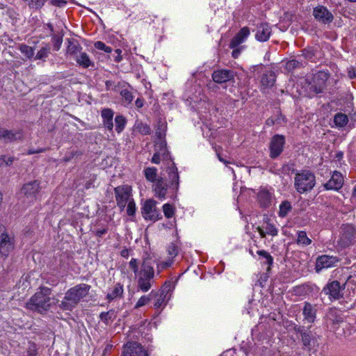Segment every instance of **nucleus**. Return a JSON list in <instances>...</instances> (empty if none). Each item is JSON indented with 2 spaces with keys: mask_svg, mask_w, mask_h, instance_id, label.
Returning a JSON list of instances; mask_svg holds the SVG:
<instances>
[{
  "mask_svg": "<svg viewBox=\"0 0 356 356\" xmlns=\"http://www.w3.org/2000/svg\"><path fill=\"white\" fill-rule=\"evenodd\" d=\"M58 302L51 296V289L48 287H41L26 303V307L39 314H46L51 307Z\"/></svg>",
  "mask_w": 356,
  "mask_h": 356,
  "instance_id": "obj_1",
  "label": "nucleus"
},
{
  "mask_svg": "<svg viewBox=\"0 0 356 356\" xmlns=\"http://www.w3.org/2000/svg\"><path fill=\"white\" fill-rule=\"evenodd\" d=\"M91 286L86 284H77L70 289L65 294L59 308L64 311H72L79 302L86 297Z\"/></svg>",
  "mask_w": 356,
  "mask_h": 356,
  "instance_id": "obj_2",
  "label": "nucleus"
},
{
  "mask_svg": "<svg viewBox=\"0 0 356 356\" xmlns=\"http://www.w3.org/2000/svg\"><path fill=\"white\" fill-rule=\"evenodd\" d=\"M138 287L142 291L146 292L151 288V281L154 277V270L146 261H144L141 269L138 274Z\"/></svg>",
  "mask_w": 356,
  "mask_h": 356,
  "instance_id": "obj_3",
  "label": "nucleus"
},
{
  "mask_svg": "<svg viewBox=\"0 0 356 356\" xmlns=\"http://www.w3.org/2000/svg\"><path fill=\"white\" fill-rule=\"evenodd\" d=\"M315 184V176L309 171H303L296 175L295 186L298 192L300 193L312 190Z\"/></svg>",
  "mask_w": 356,
  "mask_h": 356,
  "instance_id": "obj_4",
  "label": "nucleus"
},
{
  "mask_svg": "<svg viewBox=\"0 0 356 356\" xmlns=\"http://www.w3.org/2000/svg\"><path fill=\"white\" fill-rule=\"evenodd\" d=\"M115 200L118 207L120 211H123L128 203L132 198L131 187L127 185L120 186L114 189Z\"/></svg>",
  "mask_w": 356,
  "mask_h": 356,
  "instance_id": "obj_5",
  "label": "nucleus"
},
{
  "mask_svg": "<svg viewBox=\"0 0 356 356\" xmlns=\"http://www.w3.org/2000/svg\"><path fill=\"white\" fill-rule=\"evenodd\" d=\"M122 356H148V354L140 343L129 341L124 346Z\"/></svg>",
  "mask_w": 356,
  "mask_h": 356,
  "instance_id": "obj_6",
  "label": "nucleus"
},
{
  "mask_svg": "<svg viewBox=\"0 0 356 356\" xmlns=\"http://www.w3.org/2000/svg\"><path fill=\"white\" fill-rule=\"evenodd\" d=\"M39 191L40 184L38 181H33L23 186L21 189V194L23 195L24 199L31 202L35 199V196Z\"/></svg>",
  "mask_w": 356,
  "mask_h": 356,
  "instance_id": "obj_7",
  "label": "nucleus"
},
{
  "mask_svg": "<svg viewBox=\"0 0 356 356\" xmlns=\"http://www.w3.org/2000/svg\"><path fill=\"white\" fill-rule=\"evenodd\" d=\"M142 214L145 219L156 220L158 219V211L156 208V202L149 199L145 202L142 209Z\"/></svg>",
  "mask_w": 356,
  "mask_h": 356,
  "instance_id": "obj_8",
  "label": "nucleus"
},
{
  "mask_svg": "<svg viewBox=\"0 0 356 356\" xmlns=\"http://www.w3.org/2000/svg\"><path fill=\"white\" fill-rule=\"evenodd\" d=\"M322 293L328 295L330 300L339 299L342 296L340 283L337 280L327 283L323 288Z\"/></svg>",
  "mask_w": 356,
  "mask_h": 356,
  "instance_id": "obj_9",
  "label": "nucleus"
},
{
  "mask_svg": "<svg viewBox=\"0 0 356 356\" xmlns=\"http://www.w3.org/2000/svg\"><path fill=\"white\" fill-rule=\"evenodd\" d=\"M14 249V238L7 233H3L1 235L0 241V254L1 256L7 257L10 252Z\"/></svg>",
  "mask_w": 356,
  "mask_h": 356,
  "instance_id": "obj_10",
  "label": "nucleus"
},
{
  "mask_svg": "<svg viewBox=\"0 0 356 356\" xmlns=\"http://www.w3.org/2000/svg\"><path fill=\"white\" fill-rule=\"evenodd\" d=\"M313 15L316 20L323 24L332 22L334 18L332 14L324 6L315 8Z\"/></svg>",
  "mask_w": 356,
  "mask_h": 356,
  "instance_id": "obj_11",
  "label": "nucleus"
},
{
  "mask_svg": "<svg viewBox=\"0 0 356 356\" xmlns=\"http://www.w3.org/2000/svg\"><path fill=\"white\" fill-rule=\"evenodd\" d=\"M284 144V137L283 136L276 135L273 136L270 145V156L272 158H276L281 154Z\"/></svg>",
  "mask_w": 356,
  "mask_h": 356,
  "instance_id": "obj_12",
  "label": "nucleus"
},
{
  "mask_svg": "<svg viewBox=\"0 0 356 356\" xmlns=\"http://www.w3.org/2000/svg\"><path fill=\"white\" fill-rule=\"evenodd\" d=\"M234 78V72L229 70H217L212 74V79L213 81L218 83H226Z\"/></svg>",
  "mask_w": 356,
  "mask_h": 356,
  "instance_id": "obj_13",
  "label": "nucleus"
},
{
  "mask_svg": "<svg viewBox=\"0 0 356 356\" xmlns=\"http://www.w3.org/2000/svg\"><path fill=\"white\" fill-rule=\"evenodd\" d=\"M337 262L334 257L328 255H322L317 258L315 270L316 272L321 271L323 268H327L333 266Z\"/></svg>",
  "mask_w": 356,
  "mask_h": 356,
  "instance_id": "obj_14",
  "label": "nucleus"
},
{
  "mask_svg": "<svg viewBox=\"0 0 356 356\" xmlns=\"http://www.w3.org/2000/svg\"><path fill=\"white\" fill-rule=\"evenodd\" d=\"M327 323L331 325V329L333 331H337L339 323H343L342 317L340 316L339 312L335 308H331L328 310L326 314Z\"/></svg>",
  "mask_w": 356,
  "mask_h": 356,
  "instance_id": "obj_15",
  "label": "nucleus"
},
{
  "mask_svg": "<svg viewBox=\"0 0 356 356\" xmlns=\"http://www.w3.org/2000/svg\"><path fill=\"white\" fill-rule=\"evenodd\" d=\"M355 230L353 225H345L341 229V242L344 246L349 245L355 238Z\"/></svg>",
  "mask_w": 356,
  "mask_h": 356,
  "instance_id": "obj_16",
  "label": "nucleus"
},
{
  "mask_svg": "<svg viewBox=\"0 0 356 356\" xmlns=\"http://www.w3.org/2000/svg\"><path fill=\"white\" fill-rule=\"evenodd\" d=\"M154 195L159 199H165L168 192V184L163 178H159L154 183Z\"/></svg>",
  "mask_w": 356,
  "mask_h": 356,
  "instance_id": "obj_17",
  "label": "nucleus"
},
{
  "mask_svg": "<svg viewBox=\"0 0 356 356\" xmlns=\"http://www.w3.org/2000/svg\"><path fill=\"white\" fill-rule=\"evenodd\" d=\"M343 183L342 175L339 172H334L331 179L325 184L327 190H338L341 188Z\"/></svg>",
  "mask_w": 356,
  "mask_h": 356,
  "instance_id": "obj_18",
  "label": "nucleus"
},
{
  "mask_svg": "<svg viewBox=\"0 0 356 356\" xmlns=\"http://www.w3.org/2000/svg\"><path fill=\"white\" fill-rule=\"evenodd\" d=\"M271 34V29L266 24H261L257 27L256 38L261 42H265L268 40Z\"/></svg>",
  "mask_w": 356,
  "mask_h": 356,
  "instance_id": "obj_19",
  "label": "nucleus"
},
{
  "mask_svg": "<svg viewBox=\"0 0 356 356\" xmlns=\"http://www.w3.org/2000/svg\"><path fill=\"white\" fill-rule=\"evenodd\" d=\"M250 35V30L248 27L242 28L237 35L231 40L229 47L235 48L244 42L247 37Z\"/></svg>",
  "mask_w": 356,
  "mask_h": 356,
  "instance_id": "obj_20",
  "label": "nucleus"
},
{
  "mask_svg": "<svg viewBox=\"0 0 356 356\" xmlns=\"http://www.w3.org/2000/svg\"><path fill=\"white\" fill-rule=\"evenodd\" d=\"M167 152L166 143L165 141H161L159 144H155V153L152 158V162L154 163H159L161 161V156L165 155Z\"/></svg>",
  "mask_w": 356,
  "mask_h": 356,
  "instance_id": "obj_21",
  "label": "nucleus"
},
{
  "mask_svg": "<svg viewBox=\"0 0 356 356\" xmlns=\"http://www.w3.org/2000/svg\"><path fill=\"white\" fill-rule=\"evenodd\" d=\"M22 138L20 132L13 133L11 131L0 129V139L5 142H11Z\"/></svg>",
  "mask_w": 356,
  "mask_h": 356,
  "instance_id": "obj_22",
  "label": "nucleus"
},
{
  "mask_svg": "<svg viewBox=\"0 0 356 356\" xmlns=\"http://www.w3.org/2000/svg\"><path fill=\"white\" fill-rule=\"evenodd\" d=\"M314 79V80L320 79L321 81L318 82V86L317 85L312 86V88L313 91L316 94L322 92V91L324 88V86H325V82L327 79V74L323 72H318L316 74H315Z\"/></svg>",
  "mask_w": 356,
  "mask_h": 356,
  "instance_id": "obj_23",
  "label": "nucleus"
},
{
  "mask_svg": "<svg viewBox=\"0 0 356 356\" xmlns=\"http://www.w3.org/2000/svg\"><path fill=\"white\" fill-rule=\"evenodd\" d=\"M275 82V74L273 72H269L266 74H263L261 83L264 88L272 87Z\"/></svg>",
  "mask_w": 356,
  "mask_h": 356,
  "instance_id": "obj_24",
  "label": "nucleus"
},
{
  "mask_svg": "<svg viewBox=\"0 0 356 356\" xmlns=\"http://www.w3.org/2000/svg\"><path fill=\"white\" fill-rule=\"evenodd\" d=\"M303 315L305 316V319L307 320L309 323H312L314 321L316 313L311 304L305 302L303 309Z\"/></svg>",
  "mask_w": 356,
  "mask_h": 356,
  "instance_id": "obj_25",
  "label": "nucleus"
},
{
  "mask_svg": "<svg viewBox=\"0 0 356 356\" xmlns=\"http://www.w3.org/2000/svg\"><path fill=\"white\" fill-rule=\"evenodd\" d=\"M258 199L261 205L266 207L270 203L271 195L268 191L262 190L258 194Z\"/></svg>",
  "mask_w": 356,
  "mask_h": 356,
  "instance_id": "obj_26",
  "label": "nucleus"
},
{
  "mask_svg": "<svg viewBox=\"0 0 356 356\" xmlns=\"http://www.w3.org/2000/svg\"><path fill=\"white\" fill-rule=\"evenodd\" d=\"M123 286L120 284H117L113 291L108 293L107 299L109 300H113L118 297H121L123 294Z\"/></svg>",
  "mask_w": 356,
  "mask_h": 356,
  "instance_id": "obj_27",
  "label": "nucleus"
},
{
  "mask_svg": "<svg viewBox=\"0 0 356 356\" xmlns=\"http://www.w3.org/2000/svg\"><path fill=\"white\" fill-rule=\"evenodd\" d=\"M169 175L170 178V188L175 191H177L179 188V175L177 169L172 170Z\"/></svg>",
  "mask_w": 356,
  "mask_h": 356,
  "instance_id": "obj_28",
  "label": "nucleus"
},
{
  "mask_svg": "<svg viewBox=\"0 0 356 356\" xmlns=\"http://www.w3.org/2000/svg\"><path fill=\"white\" fill-rule=\"evenodd\" d=\"M67 42H68V46L67 48V54H74L77 53L79 51V49H81L80 45L79 44L78 42L76 40L68 39Z\"/></svg>",
  "mask_w": 356,
  "mask_h": 356,
  "instance_id": "obj_29",
  "label": "nucleus"
},
{
  "mask_svg": "<svg viewBox=\"0 0 356 356\" xmlns=\"http://www.w3.org/2000/svg\"><path fill=\"white\" fill-rule=\"evenodd\" d=\"M20 52L24 54L27 58L31 59L33 57L35 50L33 47H29L25 44H21L19 47Z\"/></svg>",
  "mask_w": 356,
  "mask_h": 356,
  "instance_id": "obj_30",
  "label": "nucleus"
},
{
  "mask_svg": "<svg viewBox=\"0 0 356 356\" xmlns=\"http://www.w3.org/2000/svg\"><path fill=\"white\" fill-rule=\"evenodd\" d=\"M145 178L151 181V182H156L157 180L156 176H157V170L156 168H147L145 170Z\"/></svg>",
  "mask_w": 356,
  "mask_h": 356,
  "instance_id": "obj_31",
  "label": "nucleus"
},
{
  "mask_svg": "<svg viewBox=\"0 0 356 356\" xmlns=\"http://www.w3.org/2000/svg\"><path fill=\"white\" fill-rule=\"evenodd\" d=\"M168 300L169 298L168 297V293L162 291L154 303V307L156 309L161 308L166 305Z\"/></svg>",
  "mask_w": 356,
  "mask_h": 356,
  "instance_id": "obj_32",
  "label": "nucleus"
},
{
  "mask_svg": "<svg viewBox=\"0 0 356 356\" xmlns=\"http://www.w3.org/2000/svg\"><path fill=\"white\" fill-rule=\"evenodd\" d=\"M51 48L49 45L42 47L36 54L35 59L44 60L50 54Z\"/></svg>",
  "mask_w": 356,
  "mask_h": 356,
  "instance_id": "obj_33",
  "label": "nucleus"
},
{
  "mask_svg": "<svg viewBox=\"0 0 356 356\" xmlns=\"http://www.w3.org/2000/svg\"><path fill=\"white\" fill-rule=\"evenodd\" d=\"M297 243L298 244H302L304 245H308L312 243L311 239H309L305 232L300 231L298 233V239Z\"/></svg>",
  "mask_w": 356,
  "mask_h": 356,
  "instance_id": "obj_34",
  "label": "nucleus"
},
{
  "mask_svg": "<svg viewBox=\"0 0 356 356\" xmlns=\"http://www.w3.org/2000/svg\"><path fill=\"white\" fill-rule=\"evenodd\" d=\"M99 317L104 323L108 325L111 321H113V318L115 317V315L114 311L111 310L108 312L101 313Z\"/></svg>",
  "mask_w": 356,
  "mask_h": 356,
  "instance_id": "obj_35",
  "label": "nucleus"
},
{
  "mask_svg": "<svg viewBox=\"0 0 356 356\" xmlns=\"http://www.w3.org/2000/svg\"><path fill=\"white\" fill-rule=\"evenodd\" d=\"M120 95L122 101L127 104H130L133 100L132 93L127 88L120 90Z\"/></svg>",
  "mask_w": 356,
  "mask_h": 356,
  "instance_id": "obj_36",
  "label": "nucleus"
},
{
  "mask_svg": "<svg viewBox=\"0 0 356 356\" xmlns=\"http://www.w3.org/2000/svg\"><path fill=\"white\" fill-rule=\"evenodd\" d=\"M76 61L84 67H88L91 65V60L86 53H82L76 59Z\"/></svg>",
  "mask_w": 356,
  "mask_h": 356,
  "instance_id": "obj_37",
  "label": "nucleus"
},
{
  "mask_svg": "<svg viewBox=\"0 0 356 356\" xmlns=\"http://www.w3.org/2000/svg\"><path fill=\"white\" fill-rule=\"evenodd\" d=\"M115 130L117 132L120 133L124 127L126 121L123 116L117 115L115 118Z\"/></svg>",
  "mask_w": 356,
  "mask_h": 356,
  "instance_id": "obj_38",
  "label": "nucleus"
},
{
  "mask_svg": "<svg viewBox=\"0 0 356 356\" xmlns=\"http://www.w3.org/2000/svg\"><path fill=\"white\" fill-rule=\"evenodd\" d=\"M257 254H259V256L262 257L263 259H265V263L266 264H268V270L270 269V266L272 265L273 264V257H271V255L266 251L265 250H258L257 252Z\"/></svg>",
  "mask_w": 356,
  "mask_h": 356,
  "instance_id": "obj_39",
  "label": "nucleus"
},
{
  "mask_svg": "<svg viewBox=\"0 0 356 356\" xmlns=\"http://www.w3.org/2000/svg\"><path fill=\"white\" fill-rule=\"evenodd\" d=\"M291 207L289 202L285 201L282 202L280 207L279 215L281 217L286 216L288 213L291 211Z\"/></svg>",
  "mask_w": 356,
  "mask_h": 356,
  "instance_id": "obj_40",
  "label": "nucleus"
},
{
  "mask_svg": "<svg viewBox=\"0 0 356 356\" xmlns=\"http://www.w3.org/2000/svg\"><path fill=\"white\" fill-rule=\"evenodd\" d=\"M336 125L343 127L348 122L347 116L342 113H337L334 116V119Z\"/></svg>",
  "mask_w": 356,
  "mask_h": 356,
  "instance_id": "obj_41",
  "label": "nucleus"
},
{
  "mask_svg": "<svg viewBox=\"0 0 356 356\" xmlns=\"http://www.w3.org/2000/svg\"><path fill=\"white\" fill-rule=\"evenodd\" d=\"M63 35L58 34V35H52V42L54 43V49L55 51H58L60 48V46L63 42Z\"/></svg>",
  "mask_w": 356,
  "mask_h": 356,
  "instance_id": "obj_42",
  "label": "nucleus"
},
{
  "mask_svg": "<svg viewBox=\"0 0 356 356\" xmlns=\"http://www.w3.org/2000/svg\"><path fill=\"white\" fill-rule=\"evenodd\" d=\"M168 254L170 259L175 258L179 253V249L177 244L171 243L167 249Z\"/></svg>",
  "mask_w": 356,
  "mask_h": 356,
  "instance_id": "obj_43",
  "label": "nucleus"
},
{
  "mask_svg": "<svg viewBox=\"0 0 356 356\" xmlns=\"http://www.w3.org/2000/svg\"><path fill=\"white\" fill-rule=\"evenodd\" d=\"M301 337L303 346L305 347L309 348L311 346V341L312 339L311 333L307 332H302Z\"/></svg>",
  "mask_w": 356,
  "mask_h": 356,
  "instance_id": "obj_44",
  "label": "nucleus"
},
{
  "mask_svg": "<svg viewBox=\"0 0 356 356\" xmlns=\"http://www.w3.org/2000/svg\"><path fill=\"white\" fill-rule=\"evenodd\" d=\"M301 63L296 60H291L286 63V69L288 71H292L296 68L300 67Z\"/></svg>",
  "mask_w": 356,
  "mask_h": 356,
  "instance_id": "obj_45",
  "label": "nucleus"
},
{
  "mask_svg": "<svg viewBox=\"0 0 356 356\" xmlns=\"http://www.w3.org/2000/svg\"><path fill=\"white\" fill-rule=\"evenodd\" d=\"M163 213L168 218L172 217L174 214V209L171 204H165L163 207Z\"/></svg>",
  "mask_w": 356,
  "mask_h": 356,
  "instance_id": "obj_46",
  "label": "nucleus"
},
{
  "mask_svg": "<svg viewBox=\"0 0 356 356\" xmlns=\"http://www.w3.org/2000/svg\"><path fill=\"white\" fill-rule=\"evenodd\" d=\"M266 234L271 235L272 236H275L278 234L277 229L272 224L267 223L266 227H265Z\"/></svg>",
  "mask_w": 356,
  "mask_h": 356,
  "instance_id": "obj_47",
  "label": "nucleus"
},
{
  "mask_svg": "<svg viewBox=\"0 0 356 356\" xmlns=\"http://www.w3.org/2000/svg\"><path fill=\"white\" fill-rule=\"evenodd\" d=\"M137 129L139 131V132L143 135H149L151 133L150 127L145 124H138L137 125Z\"/></svg>",
  "mask_w": 356,
  "mask_h": 356,
  "instance_id": "obj_48",
  "label": "nucleus"
},
{
  "mask_svg": "<svg viewBox=\"0 0 356 356\" xmlns=\"http://www.w3.org/2000/svg\"><path fill=\"white\" fill-rule=\"evenodd\" d=\"M127 204V213L129 216H134L136 212V204L134 199H131Z\"/></svg>",
  "mask_w": 356,
  "mask_h": 356,
  "instance_id": "obj_49",
  "label": "nucleus"
},
{
  "mask_svg": "<svg viewBox=\"0 0 356 356\" xmlns=\"http://www.w3.org/2000/svg\"><path fill=\"white\" fill-rule=\"evenodd\" d=\"M95 47L97 49L103 50L105 52L110 53L112 49L110 47L106 46L103 42L97 41L95 43Z\"/></svg>",
  "mask_w": 356,
  "mask_h": 356,
  "instance_id": "obj_50",
  "label": "nucleus"
},
{
  "mask_svg": "<svg viewBox=\"0 0 356 356\" xmlns=\"http://www.w3.org/2000/svg\"><path fill=\"white\" fill-rule=\"evenodd\" d=\"M151 300V298L149 296H143L139 298L137 303L136 304L135 307L139 308L140 307H143L145 305H147L149 301Z\"/></svg>",
  "mask_w": 356,
  "mask_h": 356,
  "instance_id": "obj_51",
  "label": "nucleus"
},
{
  "mask_svg": "<svg viewBox=\"0 0 356 356\" xmlns=\"http://www.w3.org/2000/svg\"><path fill=\"white\" fill-rule=\"evenodd\" d=\"M102 116L104 120H113V112L109 108L104 109L102 112Z\"/></svg>",
  "mask_w": 356,
  "mask_h": 356,
  "instance_id": "obj_52",
  "label": "nucleus"
},
{
  "mask_svg": "<svg viewBox=\"0 0 356 356\" xmlns=\"http://www.w3.org/2000/svg\"><path fill=\"white\" fill-rule=\"evenodd\" d=\"M129 267L131 268V270L134 271L135 274H138L140 271H138V262L136 259H131L129 261Z\"/></svg>",
  "mask_w": 356,
  "mask_h": 356,
  "instance_id": "obj_53",
  "label": "nucleus"
},
{
  "mask_svg": "<svg viewBox=\"0 0 356 356\" xmlns=\"http://www.w3.org/2000/svg\"><path fill=\"white\" fill-rule=\"evenodd\" d=\"M51 4L58 6L63 7L66 4V1L65 0H50Z\"/></svg>",
  "mask_w": 356,
  "mask_h": 356,
  "instance_id": "obj_54",
  "label": "nucleus"
},
{
  "mask_svg": "<svg viewBox=\"0 0 356 356\" xmlns=\"http://www.w3.org/2000/svg\"><path fill=\"white\" fill-rule=\"evenodd\" d=\"M172 262L173 259L170 258L168 261L161 262L160 264V266H161L162 268H165L170 267L172 265Z\"/></svg>",
  "mask_w": 356,
  "mask_h": 356,
  "instance_id": "obj_55",
  "label": "nucleus"
},
{
  "mask_svg": "<svg viewBox=\"0 0 356 356\" xmlns=\"http://www.w3.org/2000/svg\"><path fill=\"white\" fill-rule=\"evenodd\" d=\"M104 124L108 130L111 131L113 129V120H104Z\"/></svg>",
  "mask_w": 356,
  "mask_h": 356,
  "instance_id": "obj_56",
  "label": "nucleus"
},
{
  "mask_svg": "<svg viewBox=\"0 0 356 356\" xmlns=\"http://www.w3.org/2000/svg\"><path fill=\"white\" fill-rule=\"evenodd\" d=\"M5 160H6V162H5L6 166H8V165H10L13 163V161H15V158L13 156H5Z\"/></svg>",
  "mask_w": 356,
  "mask_h": 356,
  "instance_id": "obj_57",
  "label": "nucleus"
},
{
  "mask_svg": "<svg viewBox=\"0 0 356 356\" xmlns=\"http://www.w3.org/2000/svg\"><path fill=\"white\" fill-rule=\"evenodd\" d=\"M156 136H158V138L159 139V141L156 142V143H159V144L161 141H163V137L164 136V134L161 131H157L156 132Z\"/></svg>",
  "mask_w": 356,
  "mask_h": 356,
  "instance_id": "obj_58",
  "label": "nucleus"
},
{
  "mask_svg": "<svg viewBox=\"0 0 356 356\" xmlns=\"http://www.w3.org/2000/svg\"><path fill=\"white\" fill-rule=\"evenodd\" d=\"M257 231L259 232L260 236L261 238H265L266 237V231H264L261 227H258L257 228Z\"/></svg>",
  "mask_w": 356,
  "mask_h": 356,
  "instance_id": "obj_59",
  "label": "nucleus"
},
{
  "mask_svg": "<svg viewBox=\"0 0 356 356\" xmlns=\"http://www.w3.org/2000/svg\"><path fill=\"white\" fill-rule=\"evenodd\" d=\"M120 255L123 257L127 258L129 257V250L127 248L123 249L120 252Z\"/></svg>",
  "mask_w": 356,
  "mask_h": 356,
  "instance_id": "obj_60",
  "label": "nucleus"
},
{
  "mask_svg": "<svg viewBox=\"0 0 356 356\" xmlns=\"http://www.w3.org/2000/svg\"><path fill=\"white\" fill-rule=\"evenodd\" d=\"M115 51L118 54V56L115 57V60L116 62H119L122 59V56H120V54H121L122 51L120 49H118L115 50Z\"/></svg>",
  "mask_w": 356,
  "mask_h": 356,
  "instance_id": "obj_61",
  "label": "nucleus"
},
{
  "mask_svg": "<svg viewBox=\"0 0 356 356\" xmlns=\"http://www.w3.org/2000/svg\"><path fill=\"white\" fill-rule=\"evenodd\" d=\"M280 120L279 118H277V120H273V118H269V119H268V120H267V121H266V124H267L268 125H273V124H275V123H276V122H277V123H278V120Z\"/></svg>",
  "mask_w": 356,
  "mask_h": 356,
  "instance_id": "obj_62",
  "label": "nucleus"
},
{
  "mask_svg": "<svg viewBox=\"0 0 356 356\" xmlns=\"http://www.w3.org/2000/svg\"><path fill=\"white\" fill-rule=\"evenodd\" d=\"M232 54L233 58H236L238 56V55L240 54V49H234L232 51Z\"/></svg>",
  "mask_w": 356,
  "mask_h": 356,
  "instance_id": "obj_63",
  "label": "nucleus"
},
{
  "mask_svg": "<svg viewBox=\"0 0 356 356\" xmlns=\"http://www.w3.org/2000/svg\"><path fill=\"white\" fill-rule=\"evenodd\" d=\"M135 104L137 107L141 108L143 106V101L140 99H137L135 102Z\"/></svg>",
  "mask_w": 356,
  "mask_h": 356,
  "instance_id": "obj_64",
  "label": "nucleus"
}]
</instances>
